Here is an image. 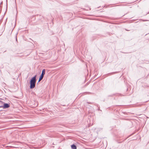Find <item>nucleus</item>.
Masks as SVG:
<instances>
[{
  "label": "nucleus",
  "instance_id": "f257e3e1",
  "mask_svg": "<svg viewBox=\"0 0 149 149\" xmlns=\"http://www.w3.org/2000/svg\"><path fill=\"white\" fill-rule=\"evenodd\" d=\"M36 75L33 77H32L30 80V88L33 89L35 86V84L36 82Z\"/></svg>",
  "mask_w": 149,
  "mask_h": 149
},
{
  "label": "nucleus",
  "instance_id": "f03ea898",
  "mask_svg": "<svg viewBox=\"0 0 149 149\" xmlns=\"http://www.w3.org/2000/svg\"><path fill=\"white\" fill-rule=\"evenodd\" d=\"M45 74V69H44L42 70V73H41V75L40 76V77H39V78H40V79H42L44 75Z\"/></svg>",
  "mask_w": 149,
  "mask_h": 149
},
{
  "label": "nucleus",
  "instance_id": "7ed1b4c3",
  "mask_svg": "<svg viewBox=\"0 0 149 149\" xmlns=\"http://www.w3.org/2000/svg\"><path fill=\"white\" fill-rule=\"evenodd\" d=\"M10 107V105L8 103H5L3 104V107L4 108H7Z\"/></svg>",
  "mask_w": 149,
  "mask_h": 149
},
{
  "label": "nucleus",
  "instance_id": "20e7f679",
  "mask_svg": "<svg viewBox=\"0 0 149 149\" xmlns=\"http://www.w3.org/2000/svg\"><path fill=\"white\" fill-rule=\"evenodd\" d=\"M71 147L72 149H77L76 146L74 144L71 145Z\"/></svg>",
  "mask_w": 149,
  "mask_h": 149
},
{
  "label": "nucleus",
  "instance_id": "39448f33",
  "mask_svg": "<svg viewBox=\"0 0 149 149\" xmlns=\"http://www.w3.org/2000/svg\"><path fill=\"white\" fill-rule=\"evenodd\" d=\"M42 79H40V78H39V80H38V83L40 81H41Z\"/></svg>",
  "mask_w": 149,
  "mask_h": 149
},
{
  "label": "nucleus",
  "instance_id": "423d86ee",
  "mask_svg": "<svg viewBox=\"0 0 149 149\" xmlns=\"http://www.w3.org/2000/svg\"><path fill=\"white\" fill-rule=\"evenodd\" d=\"M16 40L17 41V35H16Z\"/></svg>",
  "mask_w": 149,
  "mask_h": 149
}]
</instances>
